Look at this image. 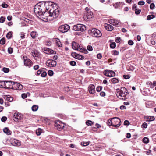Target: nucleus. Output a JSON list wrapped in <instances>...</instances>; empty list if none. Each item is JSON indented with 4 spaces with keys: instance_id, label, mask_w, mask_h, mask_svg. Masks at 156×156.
Masks as SVG:
<instances>
[{
    "instance_id": "1",
    "label": "nucleus",
    "mask_w": 156,
    "mask_h": 156,
    "mask_svg": "<svg viewBox=\"0 0 156 156\" xmlns=\"http://www.w3.org/2000/svg\"><path fill=\"white\" fill-rule=\"evenodd\" d=\"M58 7L56 4L51 2H46L44 4L39 3L35 5L34 11L36 15L41 16L42 14L46 15L47 13L51 15L52 12L55 11V13L53 15L56 18L59 15V10Z\"/></svg>"
},
{
    "instance_id": "2",
    "label": "nucleus",
    "mask_w": 156,
    "mask_h": 156,
    "mask_svg": "<svg viewBox=\"0 0 156 156\" xmlns=\"http://www.w3.org/2000/svg\"><path fill=\"white\" fill-rule=\"evenodd\" d=\"M129 93L127 89L124 87L120 89L116 90V94L118 98L120 99L125 100L129 97Z\"/></svg>"
},
{
    "instance_id": "3",
    "label": "nucleus",
    "mask_w": 156,
    "mask_h": 156,
    "mask_svg": "<svg viewBox=\"0 0 156 156\" xmlns=\"http://www.w3.org/2000/svg\"><path fill=\"white\" fill-rule=\"evenodd\" d=\"M89 32L91 35L95 37H99L102 35L100 31L96 28H93L90 30Z\"/></svg>"
},
{
    "instance_id": "4",
    "label": "nucleus",
    "mask_w": 156,
    "mask_h": 156,
    "mask_svg": "<svg viewBox=\"0 0 156 156\" xmlns=\"http://www.w3.org/2000/svg\"><path fill=\"white\" fill-rule=\"evenodd\" d=\"M112 119V126L115 127H119L121 125L120 119L118 117H115L113 118Z\"/></svg>"
},
{
    "instance_id": "5",
    "label": "nucleus",
    "mask_w": 156,
    "mask_h": 156,
    "mask_svg": "<svg viewBox=\"0 0 156 156\" xmlns=\"http://www.w3.org/2000/svg\"><path fill=\"white\" fill-rule=\"evenodd\" d=\"M93 17V14L90 11L87 12L83 16L84 20L85 21H89Z\"/></svg>"
},
{
    "instance_id": "6",
    "label": "nucleus",
    "mask_w": 156,
    "mask_h": 156,
    "mask_svg": "<svg viewBox=\"0 0 156 156\" xmlns=\"http://www.w3.org/2000/svg\"><path fill=\"white\" fill-rule=\"evenodd\" d=\"M70 28V26L67 24L62 25L59 27L58 30L64 33L67 32Z\"/></svg>"
},
{
    "instance_id": "7",
    "label": "nucleus",
    "mask_w": 156,
    "mask_h": 156,
    "mask_svg": "<svg viewBox=\"0 0 156 156\" xmlns=\"http://www.w3.org/2000/svg\"><path fill=\"white\" fill-rule=\"evenodd\" d=\"M26 57L23 56V58L24 59V65L26 66H27L30 67L32 66L33 63L32 61L28 58H27Z\"/></svg>"
},
{
    "instance_id": "8",
    "label": "nucleus",
    "mask_w": 156,
    "mask_h": 156,
    "mask_svg": "<svg viewBox=\"0 0 156 156\" xmlns=\"http://www.w3.org/2000/svg\"><path fill=\"white\" fill-rule=\"evenodd\" d=\"M46 65L48 67H54L56 65V62L55 60L52 59L48 60L46 62Z\"/></svg>"
},
{
    "instance_id": "9",
    "label": "nucleus",
    "mask_w": 156,
    "mask_h": 156,
    "mask_svg": "<svg viewBox=\"0 0 156 156\" xmlns=\"http://www.w3.org/2000/svg\"><path fill=\"white\" fill-rule=\"evenodd\" d=\"M104 74L109 77L114 76L115 75V73L112 70H106L104 72Z\"/></svg>"
},
{
    "instance_id": "10",
    "label": "nucleus",
    "mask_w": 156,
    "mask_h": 156,
    "mask_svg": "<svg viewBox=\"0 0 156 156\" xmlns=\"http://www.w3.org/2000/svg\"><path fill=\"white\" fill-rule=\"evenodd\" d=\"M5 84H4V86L5 88H12L13 87L14 82L12 81H4Z\"/></svg>"
},
{
    "instance_id": "11",
    "label": "nucleus",
    "mask_w": 156,
    "mask_h": 156,
    "mask_svg": "<svg viewBox=\"0 0 156 156\" xmlns=\"http://www.w3.org/2000/svg\"><path fill=\"white\" fill-rule=\"evenodd\" d=\"M22 119V115L19 113H15L14 114L13 119L15 122L18 121Z\"/></svg>"
},
{
    "instance_id": "12",
    "label": "nucleus",
    "mask_w": 156,
    "mask_h": 156,
    "mask_svg": "<svg viewBox=\"0 0 156 156\" xmlns=\"http://www.w3.org/2000/svg\"><path fill=\"white\" fill-rule=\"evenodd\" d=\"M95 86L93 84H90L89 87V91L91 94H94L95 92Z\"/></svg>"
},
{
    "instance_id": "13",
    "label": "nucleus",
    "mask_w": 156,
    "mask_h": 156,
    "mask_svg": "<svg viewBox=\"0 0 156 156\" xmlns=\"http://www.w3.org/2000/svg\"><path fill=\"white\" fill-rule=\"evenodd\" d=\"M31 53L34 57H37L39 55L38 51L35 49L32 50L31 51Z\"/></svg>"
},
{
    "instance_id": "14",
    "label": "nucleus",
    "mask_w": 156,
    "mask_h": 156,
    "mask_svg": "<svg viewBox=\"0 0 156 156\" xmlns=\"http://www.w3.org/2000/svg\"><path fill=\"white\" fill-rule=\"evenodd\" d=\"M11 144L14 146H19L21 145L20 141L16 139L13 140Z\"/></svg>"
},
{
    "instance_id": "15",
    "label": "nucleus",
    "mask_w": 156,
    "mask_h": 156,
    "mask_svg": "<svg viewBox=\"0 0 156 156\" xmlns=\"http://www.w3.org/2000/svg\"><path fill=\"white\" fill-rule=\"evenodd\" d=\"M64 124L61 123L60 124H56L55 126V128L58 130H62L64 127Z\"/></svg>"
},
{
    "instance_id": "16",
    "label": "nucleus",
    "mask_w": 156,
    "mask_h": 156,
    "mask_svg": "<svg viewBox=\"0 0 156 156\" xmlns=\"http://www.w3.org/2000/svg\"><path fill=\"white\" fill-rule=\"evenodd\" d=\"M109 23L112 25L116 26H118L119 25V22L117 20H111Z\"/></svg>"
},
{
    "instance_id": "17",
    "label": "nucleus",
    "mask_w": 156,
    "mask_h": 156,
    "mask_svg": "<svg viewBox=\"0 0 156 156\" xmlns=\"http://www.w3.org/2000/svg\"><path fill=\"white\" fill-rule=\"evenodd\" d=\"M72 48L75 50H77L80 47L79 44L75 42H73L72 43Z\"/></svg>"
},
{
    "instance_id": "18",
    "label": "nucleus",
    "mask_w": 156,
    "mask_h": 156,
    "mask_svg": "<svg viewBox=\"0 0 156 156\" xmlns=\"http://www.w3.org/2000/svg\"><path fill=\"white\" fill-rule=\"evenodd\" d=\"M105 29L108 31H111L113 29V27L111 25L106 24L105 26Z\"/></svg>"
},
{
    "instance_id": "19",
    "label": "nucleus",
    "mask_w": 156,
    "mask_h": 156,
    "mask_svg": "<svg viewBox=\"0 0 156 156\" xmlns=\"http://www.w3.org/2000/svg\"><path fill=\"white\" fill-rule=\"evenodd\" d=\"M145 119H146V121H154L155 119L154 116H147L145 117Z\"/></svg>"
},
{
    "instance_id": "20",
    "label": "nucleus",
    "mask_w": 156,
    "mask_h": 156,
    "mask_svg": "<svg viewBox=\"0 0 156 156\" xmlns=\"http://www.w3.org/2000/svg\"><path fill=\"white\" fill-rule=\"evenodd\" d=\"M3 131L7 135H9L11 134V131L7 127H5L3 129Z\"/></svg>"
},
{
    "instance_id": "21",
    "label": "nucleus",
    "mask_w": 156,
    "mask_h": 156,
    "mask_svg": "<svg viewBox=\"0 0 156 156\" xmlns=\"http://www.w3.org/2000/svg\"><path fill=\"white\" fill-rule=\"evenodd\" d=\"M73 54L74 55L75 57L78 59L82 60L84 59V57L82 55L77 54L76 53H74Z\"/></svg>"
},
{
    "instance_id": "22",
    "label": "nucleus",
    "mask_w": 156,
    "mask_h": 156,
    "mask_svg": "<svg viewBox=\"0 0 156 156\" xmlns=\"http://www.w3.org/2000/svg\"><path fill=\"white\" fill-rule=\"evenodd\" d=\"M38 34L37 32L35 31H32L30 33L31 37L33 39L35 38L37 36Z\"/></svg>"
},
{
    "instance_id": "23",
    "label": "nucleus",
    "mask_w": 156,
    "mask_h": 156,
    "mask_svg": "<svg viewBox=\"0 0 156 156\" xmlns=\"http://www.w3.org/2000/svg\"><path fill=\"white\" fill-rule=\"evenodd\" d=\"M54 12H52V14H51V15H50L49 14H48L47 13L46 14V15H44V14H42V15H45L46 17H53V18H52L51 19V20H54V19H55V18H56L57 17H56V18H55L54 17V16L53 15V14H55V11H54Z\"/></svg>"
},
{
    "instance_id": "24",
    "label": "nucleus",
    "mask_w": 156,
    "mask_h": 156,
    "mask_svg": "<svg viewBox=\"0 0 156 156\" xmlns=\"http://www.w3.org/2000/svg\"><path fill=\"white\" fill-rule=\"evenodd\" d=\"M80 26L79 31H83L86 30L85 26L83 24H80Z\"/></svg>"
},
{
    "instance_id": "25",
    "label": "nucleus",
    "mask_w": 156,
    "mask_h": 156,
    "mask_svg": "<svg viewBox=\"0 0 156 156\" xmlns=\"http://www.w3.org/2000/svg\"><path fill=\"white\" fill-rule=\"evenodd\" d=\"M80 26V24L75 25L73 27V30L76 31H79Z\"/></svg>"
},
{
    "instance_id": "26",
    "label": "nucleus",
    "mask_w": 156,
    "mask_h": 156,
    "mask_svg": "<svg viewBox=\"0 0 156 156\" xmlns=\"http://www.w3.org/2000/svg\"><path fill=\"white\" fill-rule=\"evenodd\" d=\"M111 81L114 84L116 83L119 82L118 79L116 78H113L111 79Z\"/></svg>"
},
{
    "instance_id": "27",
    "label": "nucleus",
    "mask_w": 156,
    "mask_h": 156,
    "mask_svg": "<svg viewBox=\"0 0 156 156\" xmlns=\"http://www.w3.org/2000/svg\"><path fill=\"white\" fill-rule=\"evenodd\" d=\"M31 108L32 110L33 111H36L38 110V107L37 105H34L32 106Z\"/></svg>"
},
{
    "instance_id": "28",
    "label": "nucleus",
    "mask_w": 156,
    "mask_h": 156,
    "mask_svg": "<svg viewBox=\"0 0 156 156\" xmlns=\"http://www.w3.org/2000/svg\"><path fill=\"white\" fill-rule=\"evenodd\" d=\"M12 37V34L11 32H8L6 35V37L8 39H10Z\"/></svg>"
},
{
    "instance_id": "29",
    "label": "nucleus",
    "mask_w": 156,
    "mask_h": 156,
    "mask_svg": "<svg viewBox=\"0 0 156 156\" xmlns=\"http://www.w3.org/2000/svg\"><path fill=\"white\" fill-rule=\"evenodd\" d=\"M94 122H93L92 121L90 120H88L87 121L86 123V125L88 126H90L93 125Z\"/></svg>"
},
{
    "instance_id": "30",
    "label": "nucleus",
    "mask_w": 156,
    "mask_h": 156,
    "mask_svg": "<svg viewBox=\"0 0 156 156\" xmlns=\"http://www.w3.org/2000/svg\"><path fill=\"white\" fill-rule=\"evenodd\" d=\"M56 45L58 47L62 46V44H61L59 40L58 39L56 40Z\"/></svg>"
},
{
    "instance_id": "31",
    "label": "nucleus",
    "mask_w": 156,
    "mask_h": 156,
    "mask_svg": "<svg viewBox=\"0 0 156 156\" xmlns=\"http://www.w3.org/2000/svg\"><path fill=\"white\" fill-rule=\"evenodd\" d=\"M142 140L144 143L147 144L149 142V139L148 138L145 137L143 138Z\"/></svg>"
},
{
    "instance_id": "32",
    "label": "nucleus",
    "mask_w": 156,
    "mask_h": 156,
    "mask_svg": "<svg viewBox=\"0 0 156 156\" xmlns=\"http://www.w3.org/2000/svg\"><path fill=\"white\" fill-rule=\"evenodd\" d=\"M155 17V16L153 15H148L147 16V20H150Z\"/></svg>"
},
{
    "instance_id": "33",
    "label": "nucleus",
    "mask_w": 156,
    "mask_h": 156,
    "mask_svg": "<svg viewBox=\"0 0 156 156\" xmlns=\"http://www.w3.org/2000/svg\"><path fill=\"white\" fill-rule=\"evenodd\" d=\"M42 130L41 129L38 128L36 130V133L37 135L39 136L41 135V133Z\"/></svg>"
},
{
    "instance_id": "34",
    "label": "nucleus",
    "mask_w": 156,
    "mask_h": 156,
    "mask_svg": "<svg viewBox=\"0 0 156 156\" xmlns=\"http://www.w3.org/2000/svg\"><path fill=\"white\" fill-rule=\"evenodd\" d=\"M43 50L45 51H47L49 53H52L53 52V51L49 48H44Z\"/></svg>"
},
{
    "instance_id": "35",
    "label": "nucleus",
    "mask_w": 156,
    "mask_h": 156,
    "mask_svg": "<svg viewBox=\"0 0 156 156\" xmlns=\"http://www.w3.org/2000/svg\"><path fill=\"white\" fill-rule=\"evenodd\" d=\"M5 38H3L0 40V44L3 45L5 44Z\"/></svg>"
},
{
    "instance_id": "36",
    "label": "nucleus",
    "mask_w": 156,
    "mask_h": 156,
    "mask_svg": "<svg viewBox=\"0 0 156 156\" xmlns=\"http://www.w3.org/2000/svg\"><path fill=\"white\" fill-rule=\"evenodd\" d=\"M113 121L112 118L110 119L108 121V124L110 126H112V123Z\"/></svg>"
},
{
    "instance_id": "37",
    "label": "nucleus",
    "mask_w": 156,
    "mask_h": 156,
    "mask_svg": "<svg viewBox=\"0 0 156 156\" xmlns=\"http://www.w3.org/2000/svg\"><path fill=\"white\" fill-rule=\"evenodd\" d=\"M4 84H5L4 81H0V87L5 88V87L4 86Z\"/></svg>"
},
{
    "instance_id": "38",
    "label": "nucleus",
    "mask_w": 156,
    "mask_h": 156,
    "mask_svg": "<svg viewBox=\"0 0 156 156\" xmlns=\"http://www.w3.org/2000/svg\"><path fill=\"white\" fill-rule=\"evenodd\" d=\"M6 99L8 101L11 102L13 101V98L12 97L7 96Z\"/></svg>"
},
{
    "instance_id": "39",
    "label": "nucleus",
    "mask_w": 156,
    "mask_h": 156,
    "mask_svg": "<svg viewBox=\"0 0 156 156\" xmlns=\"http://www.w3.org/2000/svg\"><path fill=\"white\" fill-rule=\"evenodd\" d=\"M116 47V43L115 42H113L111 44L110 47L112 48L113 49L115 48Z\"/></svg>"
},
{
    "instance_id": "40",
    "label": "nucleus",
    "mask_w": 156,
    "mask_h": 156,
    "mask_svg": "<svg viewBox=\"0 0 156 156\" xmlns=\"http://www.w3.org/2000/svg\"><path fill=\"white\" fill-rule=\"evenodd\" d=\"M8 51L9 54H12L13 52V48L11 47H9L8 49Z\"/></svg>"
},
{
    "instance_id": "41",
    "label": "nucleus",
    "mask_w": 156,
    "mask_h": 156,
    "mask_svg": "<svg viewBox=\"0 0 156 156\" xmlns=\"http://www.w3.org/2000/svg\"><path fill=\"white\" fill-rule=\"evenodd\" d=\"M135 13L136 14V15H138L139 14L141 11V10L139 9H135Z\"/></svg>"
},
{
    "instance_id": "42",
    "label": "nucleus",
    "mask_w": 156,
    "mask_h": 156,
    "mask_svg": "<svg viewBox=\"0 0 156 156\" xmlns=\"http://www.w3.org/2000/svg\"><path fill=\"white\" fill-rule=\"evenodd\" d=\"M112 54L114 55H117L119 54V52L116 50H114L112 52Z\"/></svg>"
},
{
    "instance_id": "43",
    "label": "nucleus",
    "mask_w": 156,
    "mask_h": 156,
    "mask_svg": "<svg viewBox=\"0 0 156 156\" xmlns=\"http://www.w3.org/2000/svg\"><path fill=\"white\" fill-rule=\"evenodd\" d=\"M89 144V142H82L81 143V144L84 146H87Z\"/></svg>"
},
{
    "instance_id": "44",
    "label": "nucleus",
    "mask_w": 156,
    "mask_h": 156,
    "mask_svg": "<svg viewBox=\"0 0 156 156\" xmlns=\"http://www.w3.org/2000/svg\"><path fill=\"white\" fill-rule=\"evenodd\" d=\"M69 64L72 66H74L76 65V62L74 61H72L69 62Z\"/></svg>"
},
{
    "instance_id": "45",
    "label": "nucleus",
    "mask_w": 156,
    "mask_h": 156,
    "mask_svg": "<svg viewBox=\"0 0 156 156\" xmlns=\"http://www.w3.org/2000/svg\"><path fill=\"white\" fill-rule=\"evenodd\" d=\"M5 20V17L2 16L0 18V23H4Z\"/></svg>"
},
{
    "instance_id": "46",
    "label": "nucleus",
    "mask_w": 156,
    "mask_h": 156,
    "mask_svg": "<svg viewBox=\"0 0 156 156\" xmlns=\"http://www.w3.org/2000/svg\"><path fill=\"white\" fill-rule=\"evenodd\" d=\"M20 83H15L13 85L14 87H15L16 89L17 90L18 87H19V84H20Z\"/></svg>"
},
{
    "instance_id": "47",
    "label": "nucleus",
    "mask_w": 156,
    "mask_h": 156,
    "mask_svg": "<svg viewBox=\"0 0 156 156\" xmlns=\"http://www.w3.org/2000/svg\"><path fill=\"white\" fill-rule=\"evenodd\" d=\"M102 87L101 86H99L96 88V90L97 92H100L102 90Z\"/></svg>"
},
{
    "instance_id": "48",
    "label": "nucleus",
    "mask_w": 156,
    "mask_h": 156,
    "mask_svg": "<svg viewBox=\"0 0 156 156\" xmlns=\"http://www.w3.org/2000/svg\"><path fill=\"white\" fill-rule=\"evenodd\" d=\"M77 50L79 51L85 53V52H84V51H86L84 50L82 48H80V47L78 48V49H77Z\"/></svg>"
},
{
    "instance_id": "49",
    "label": "nucleus",
    "mask_w": 156,
    "mask_h": 156,
    "mask_svg": "<svg viewBox=\"0 0 156 156\" xmlns=\"http://www.w3.org/2000/svg\"><path fill=\"white\" fill-rule=\"evenodd\" d=\"M147 126V125L146 122L143 123L141 126L142 128H146Z\"/></svg>"
},
{
    "instance_id": "50",
    "label": "nucleus",
    "mask_w": 156,
    "mask_h": 156,
    "mask_svg": "<svg viewBox=\"0 0 156 156\" xmlns=\"http://www.w3.org/2000/svg\"><path fill=\"white\" fill-rule=\"evenodd\" d=\"M9 69L6 68H4L2 70L5 73H7L9 72Z\"/></svg>"
},
{
    "instance_id": "51",
    "label": "nucleus",
    "mask_w": 156,
    "mask_h": 156,
    "mask_svg": "<svg viewBox=\"0 0 156 156\" xmlns=\"http://www.w3.org/2000/svg\"><path fill=\"white\" fill-rule=\"evenodd\" d=\"M7 119V118L5 116H3L2 117L1 119V121L2 122H5Z\"/></svg>"
},
{
    "instance_id": "52",
    "label": "nucleus",
    "mask_w": 156,
    "mask_h": 156,
    "mask_svg": "<svg viewBox=\"0 0 156 156\" xmlns=\"http://www.w3.org/2000/svg\"><path fill=\"white\" fill-rule=\"evenodd\" d=\"M48 74L50 76H52L53 74V71L49 70L48 72Z\"/></svg>"
},
{
    "instance_id": "53",
    "label": "nucleus",
    "mask_w": 156,
    "mask_h": 156,
    "mask_svg": "<svg viewBox=\"0 0 156 156\" xmlns=\"http://www.w3.org/2000/svg\"><path fill=\"white\" fill-rule=\"evenodd\" d=\"M155 5L154 3H152L151 4L150 7L151 9H153L154 8Z\"/></svg>"
},
{
    "instance_id": "54",
    "label": "nucleus",
    "mask_w": 156,
    "mask_h": 156,
    "mask_svg": "<svg viewBox=\"0 0 156 156\" xmlns=\"http://www.w3.org/2000/svg\"><path fill=\"white\" fill-rule=\"evenodd\" d=\"M87 49L89 51H92L93 50V48L91 46L88 45L87 46Z\"/></svg>"
},
{
    "instance_id": "55",
    "label": "nucleus",
    "mask_w": 156,
    "mask_h": 156,
    "mask_svg": "<svg viewBox=\"0 0 156 156\" xmlns=\"http://www.w3.org/2000/svg\"><path fill=\"white\" fill-rule=\"evenodd\" d=\"M47 75V73L45 72H43L41 74V76L42 77H45Z\"/></svg>"
},
{
    "instance_id": "56",
    "label": "nucleus",
    "mask_w": 156,
    "mask_h": 156,
    "mask_svg": "<svg viewBox=\"0 0 156 156\" xmlns=\"http://www.w3.org/2000/svg\"><path fill=\"white\" fill-rule=\"evenodd\" d=\"M128 44L130 45H132L134 43L132 40H129L128 41Z\"/></svg>"
},
{
    "instance_id": "57",
    "label": "nucleus",
    "mask_w": 156,
    "mask_h": 156,
    "mask_svg": "<svg viewBox=\"0 0 156 156\" xmlns=\"http://www.w3.org/2000/svg\"><path fill=\"white\" fill-rule=\"evenodd\" d=\"M121 40V38L120 37H117L115 40V41L116 43H119L120 41Z\"/></svg>"
},
{
    "instance_id": "58",
    "label": "nucleus",
    "mask_w": 156,
    "mask_h": 156,
    "mask_svg": "<svg viewBox=\"0 0 156 156\" xmlns=\"http://www.w3.org/2000/svg\"><path fill=\"white\" fill-rule=\"evenodd\" d=\"M20 35V37L22 39H24L25 38V34L23 32H21Z\"/></svg>"
},
{
    "instance_id": "59",
    "label": "nucleus",
    "mask_w": 156,
    "mask_h": 156,
    "mask_svg": "<svg viewBox=\"0 0 156 156\" xmlns=\"http://www.w3.org/2000/svg\"><path fill=\"white\" fill-rule=\"evenodd\" d=\"M129 124V121L127 120L124 121V125H128Z\"/></svg>"
},
{
    "instance_id": "60",
    "label": "nucleus",
    "mask_w": 156,
    "mask_h": 156,
    "mask_svg": "<svg viewBox=\"0 0 156 156\" xmlns=\"http://www.w3.org/2000/svg\"><path fill=\"white\" fill-rule=\"evenodd\" d=\"M145 4V2L144 1H139L138 3V4L140 5H143Z\"/></svg>"
},
{
    "instance_id": "61",
    "label": "nucleus",
    "mask_w": 156,
    "mask_h": 156,
    "mask_svg": "<svg viewBox=\"0 0 156 156\" xmlns=\"http://www.w3.org/2000/svg\"><path fill=\"white\" fill-rule=\"evenodd\" d=\"M19 87H18L17 90H21L23 88V86L20 83V84H19Z\"/></svg>"
},
{
    "instance_id": "62",
    "label": "nucleus",
    "mask_w": 156,
    "mask_h": 156,
    "mask_svg": "<svg viewBox=\"0 0 156 156\" xmlns=\"http://www.w3.org/2000/svg\"><path fill=\"white\" fill-rule=\"evenodd\" d=\"M34 69L35 70H37L39 68V66L38 65H36L33 67Z\"/></svg>"
},
{
    "instance_id": "63",
    "label": "nucleus",
    "mask_w": 156,
    "mask_h": 156,
    "mask_svg": "<svg viewBox=\"0 0 156 156\" xmlns=\"http://www.w3.org/2000/svg\"><path fill=\"white\" fill-rule=\"evenodd\" d=\"M97 57L98 59H100L101 58L102 56V55L101 54L99 53L97 54Z\"/></svg>"
},
{
    "instance_id": "64",
    "label": "nucleus",
    "mask_w": 156,
    "mask_h": 156,
    "mask_svg": "<svg viewBox=\"0 0 156 156\" xmlns=\"http://www.w3.org/2000/svg\"><path fill=\"white\" fill-rule=\"evenodd\" d=\"M21 97L25 99L27 98V95L26 94H25V93L21 95Z\"/></svg>"
}]
</instances>
